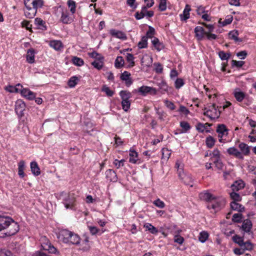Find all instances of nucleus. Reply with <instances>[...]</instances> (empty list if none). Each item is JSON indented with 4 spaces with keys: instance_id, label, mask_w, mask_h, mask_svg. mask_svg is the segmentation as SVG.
Returning a JSON list of instances; mask_svg holds the SVG:
<instances>
[{
    "instance_id": "f257e3e1",
    "label": "nucleus",
    "mask_w": 256,
    "mask_h": 256,
    "mask_svg": "<svg viewBox=\"0 0 256 256\" xmlns=\"http://www.w3.org/2000/svg\"><path fill=\"white\" fill-rule=\"evenodd\" d=\"M19 225L12 218L0 215V232L7 230L5 234L11 236L19 230Z\"/></svg>"
},
{
    "instance_id": "f03ea898",
    "label": "nucleus",
    "mask_w": 256,
    "mask_h": 256,
    "mask_svg": "<svg viewBox=\"0 0 256 256\" xmlns=\"http://www.w3.org/2000/svg\"><path fill=\"white\" fill-rule=\"evenodd\" d=\"M58 238L60 241L65 244L78 245L80 244V236L67 229H62L58 232Z\"/></svg>"
},
{
    "instance_id": "7ed1b4c3",
    "label": "nucleus",
    "mask_w": 256,
    "mask_h": 256,
    "mask_svg": "<svg viewBox=\"0 0 256 256\" xmlns=\"http://www.w3.org/2000/svg\"><path fill=\"white\" fill-rule=\"evenodd\" d=\"M56 196L59 200H62L66 209L72 210L76 205V196L73 192L66 193L62 192L56 194Z\"/></svg>"
},
{
    "instance_id": "20e7f679",
    "label": "nucleus",
    "mask_w": 256,
    "mask_h": 256,
    "mask_svg": "<svg viewBox=\"0 0 256 256\" xmlns=\"http://www.w3.org/2000/svg\"><path fill=\"white\" fill-rule=\"evenodd\" d=\"M22 88V85H21L20 84H18L14 88H13L14 90H10V92H20L22 96L30 100H32L35 98L36 95L34 92L28 88Z\"/></svg>"
},
{
    "instance_id": "39448f33",
    "label": "nucleus",
    "mask_w": 256,
    "mask_h": 256,
    "mask_svg": "<svg viewBox=\"0 0 256 256\" xmlns=\"http://www.w3.org/2000/svg\"><path fill=\"white\" fill-rule=\"evenodd\" d=\"M204 110L205 111L204 112V115L209 118L210 120L218 118L220 114V112L217 110L215 104H212L210 106L208 109L205 108Z\"/></svg>"
},
{
    "instance_id": "423d86ee",
    "label": "nucleus",
    "mask_w": 256,
    "mask_h": 256,
    "mask_svg": "<svg viewBox=\"0 0 256 256\" xmlns=\"http://www.w3.org/2000/svg\"><path fill=\"white\" fill-rule=\"evenodd\" d=\"M224 204V200L222 198H216L214 196L212 200L208 203L207 208L209 210L213 209L214 210H220Z\"/></svg>"
},
{
    "instance_id": "0eeeda50",
    "label": "nucleus",
    "mask_w": 256,
    "mask_h": 256,
    "mask_svg": "<svg viewBox=\"0 0 256 256\" xmlns=\"http://www.w3.org/2000/svg\"><path fill=\"white\" fill-rule=\"evenodd\" d=\"M216 132L218 134V138L219 142H224L226 138H224L226 137L228 134V130L226 128L224 124H219L218 125Z\"/></svg>"
},
{
    "instance_id": "6e6552de",
    "label": "nucleus",
    "mask_w": 256,
    "mask_h": 256,
    "mask_svg": "<svg viewBox=\"0 0 256 256\" xmlns=\"http://www.w3.org/2000/svg\"><path fill=\"white\" fill-rule=\"evenodd\" d=\"M148 8L143 6L140 12H136L134 14V16L137 20H140L144 16L146 18H152L154 15V12L152 10H148Z\"/></svg>"
},
{
    "instance_id": "1a4fd4ad",
    "label": "nucleus",
    "mask_w": 256,
    "mask_h": 256,
    "mask_svg": "<svg viewBox=\"0 0 256 256\" xmlns=\"http://www.w3.org/2000/svg\"><path fill=\"white\" fill-rule=\"evenodd\" d=\"M26 104L22 100H18L15 104V112L19 117H22L24 116V111L25 110Z\"/></svg>"
},
{
    "instance_id": "9d476101",
    "label": "nucleus",
    "mask_w": 256,
    "mask_h": 256,
    "mask_svg": "<svg viewBox=\"0 0 256 256\" xmlns=\"http://www.w3.org/2000/svg\"><path fill=\"white\" fill-rule=\"evenodd\" d=\"M194 32L197 39L199 40H202L206 36V31L202 26H197L194 28Z\"/></svg>"
},
{
    "instance_id": "9b49d317",
    "label": "nucleus",
    "mask_w": 256,
    "mask_h": 256,
    "mask_svg": "<svg viewBox=\"0 0 256 256\" xmlns=\"http://www.w3.org/2000/svg\"><path fill=\"white\" fill-rule=\"evenodd\" d=\"M178 176L185 184L192 186V179L190 175L186 174L184 172L181 173L180 171Z\"/></svg>"
},
{
    "instance_id": "f8f14e48",
    "label": "nucleus",
    "mask_w": 256,
    "mask_h": 256,
    "mask_svg": "<svg viewBox=\"0 0 256 256\" xmlns=\"http://www.w3.org/2000/svg\"><path fill=\"white\" fill-rule=\"evenodd\" d=\"M227 152L229 155L234 156L240 160L244 159V156L238 150L234 147H231L227 150Z\"/></svg>"
},
{
    "instance_id": "ddd939ff",
    "label": "nucleus",
    "mask_w": 256,
    "mask_h": 256,
    "mask_svg": "<svg viewBox=\"0 0 256 256\" xmlns=\"http://www.w3.org/2000/svg\"><path fill=\"white\" fill-rule=\"evenodd\" d=\"M130 159L129 162L132 164H140L141 162L140 160L138 158V154L134 150L130 149Z\"/></svg>"
},
{
    "instance_id": "4468645a",
    "label": "nucleus",
    "mask_w": 256,
    "mask_h": 256,
    "mask_svg": "<svg viewBox=\"0 0 256 256\" xmlns=\"http://www.w3.org/2000/svg\"><path fill=\"white\" fill-rule=\"evenodd\" d=\"M130 74L127 72L124 71L123 73L120 76V79L125 82L126 85L127 86H130L132 83V81L130 78Z\"/></svg>"
},
{
    "instance_id": "2eb2a0df",
    "label": "nucleus",
    "mask_w": 256,
    "mask_h": 256,
    "mask_svg": "<svg viewBox=\"0 0 256 256\" xmlns=\"http://www.w3.org/2000/svg\"><path fill=\"white\" fill-rule=\"evenodd\" d=\"M106 176L108 180L110 182H116L118 180V177L116 172L111 169L106 170Z\"/></svg>"
},
{
    "instance_id": "dca6fc26",
    "label": "nucleus",
    "mask_w": 256,
    "mask_h": 256,
    "mask_svg": "<svg viewBox=\"0 0 256 256\" xmlns=\"http://www.w3.org/2000/svg\"><path fill=\"white\" fill-rule=\"evenodd\" d=\"M252 228V222L249 219L244 220L241 226L242 230L246 232H250Z\"/></svg>"
},
{
    "instance_id": "f3484780",
    "label": "nucleus",
    "mask_w": 256,
    "mask_h": 256,
    "mask_svg": "<svg viewBox=\"0 0 256 256\" xmlns=\"http://www.w3.org/2000/svg\"><path fill=\"white\" fill-rule=\"evenodd\" d=\"M110 33L112 36L118 38L122 40H126V38L125 34L120 30L112 29L110 30Z\"/></svg>"
},
{
    "instance_id": "a211bd4d",
    "label": "nucleus",
    "mask_w": 256,
    "mask_h": 256,
    "mask_svg": "<svg viewBox=\"0 0 256 256\" xmlns=\"http://www.w3.org/2000/svg\"><path fill=\"white\" fill-rule=\"evenodd\" d=\"M49 45L56 50H60L63 47V45L60 40H52L49 42Z\"/></svg>"
},
{
    "instance_id": "6ab92c4d",
    "label": "nucleus",
    "mask_w": 256,
    "mask_h": 256,
    "mask_svg": "<svg viewBox=\"0 0 256 256\" xmlns=\"http://www.w3.org/2000/svg\"><path fill=\"white\" fill-rule=\"evenodd\" d=\"M190 6L188 4H186L183 11V13L180 15L181 20L186 21L190 18Z\"/></svg>"
},
{
    "instance_id": "aec40b11",
    "label": "nucleus",
    "mask_w": 256,
    "mask_h": 256,
    "mask_svg": "<svg viewBox=\"0 0 256 256\" xmlns=\"http://www.w3.org/2000/svg\"><path fill=\"white\" fill-rule=\"evenodd\" d=\"M238 148L241 151L242 154L244 156H248L250 153V147L244 142H241L238 145Z\"/></svg>"
},
{
    "instance_id": "412c9836",
    "label": "nucleus",
    "mask_w": 256,
    "mask_h": 256,
    "mask_svg": "<svg viewBox=\"0 0 256 256\" xmlns=\"http://www.w3.org/2000/svg\"><path fill=\"white\" fill-rule=\"evenodd\" d=\"M30 169H31L32 172L34 175L36 176H38L40 174V168L38 166V164L36 162H35V161L32 162H30Z\"/></svg>"
},
{
    "instance_id": "4be33fe9",
    "label": "nucleus",
    "mask_w": 256,
    "mask_h": 256,
    "mask_svg": "<svg viewBox=\"0 0 256 256\" xmlns=\"http://www.w3.org/2000/svg\"><path fill=\"white\" fill-rule=\"evenodd\" d=\"M214 196L209 192H201L199 194V197L202 200H205L208 203L210 202L214 198Z\"/></svg>"
},
{
    "instance_id": "5701e85b",
    "label": "nucleus",
    "mask_w": 256,
    "mask_h": 256,
    "mask_svg": "<svg viewBox=\"0 0 256 256\" xmlns=\"http://www.w3.org/2000/svg\"><path fill=\"white\" fill-rule=\"evenodd\" d=\"M25 169V162L24 160H20L18 164V174L20 178L25 176L24 170Z\"/></svg>"
},
{
    "instance_id": "b1692460",
    "label": "nucleus",
    "mask_w": 256,
    "mask_h": 256,
    "mask_svg": "<svg viewBox=\"0 0 256 256\" xmlns=\"http://www.w3.org/2000/svg\"><path fill=\"white\" fill-rule=\"evenodd\" d=\"M36 10L33 7L26 8V10H24V15L27 18H32L36 16Z\"/></svg>"
},
{
    "instance_id": "393cba45",
    "label": "nucleus",
    "mask_w": 256,
    "mask_h": 256,
    "mask_svg": "<svg viewBox=\"0 0 256 256\" xmlns=\"http://www.w3.org/2000/svg\"><path fill=\"white\" fill-rule=\"evenodd\" d=\"M230 208L234 210L242 212L244 210V208L242 204H238V202L232 201L230 203Z\"/></svg>"
},
{
    "instance_id": "a878e982",
    "label": "nucleus",
    "mask_w": 256,
    "mask_h": 256,
    "mask_svg": "<svg viewBox=\"0 0 256 256\" xmlns=\"http://www.w3.org/2000/svg\"><path fill=\"white\" fill-rule=\"evenodd\" d=\"M152 42L155 48L158 51H160L164 48V45L160 42L157 38L154 37Z\"/></svg>"
},
{
    "instance_id": "bb28decb",
    "label": "nucleus",
    "mask_w": 256,
    "mask_h": 256,
    "mask_svg": "<svg viewBox=\"0 0 256 256\" xmlns=\"http://www.w3.org/2000/svg\"><path fill=\"white\" fill-rule=\"evenodd\" d=\"M26 60L30 64L34 62V50L32 48L29 49L26 54Z\"/></svg>"
},
{
    "instance_id": "cd10ccee",
    "label": "nucleus",
    "mask_w": 256,
    "mask_h": 256,
    "mask_svg": "<svg viewBox=\"0 0 256 256\" xmlns=\"http://www.w3.org/2000/svg\"><path fill=\"white\" fill-rule=\"evenodd\" d=\"M120 96L122 101H130L129 99L132 98V94L128 90H121L120 92Z\"/></svg>"
},
{
    "instance_id": "c85d7f7f",
    "label": "nucleus",
    "mask_w": 256,
    "mask_h": 256,
    "mask_svg": "<svg viewBox=\"0 0 256 256\" xmlns=\"http://www.w3.org/2000/svg\"><path fill=\"white\" fill-rule=\"evenodd\" d=\"M35 24L37 26L38 29L42 30H46V26L45 25V22L40 18H36L34 20Z\"/></svg>"
},
{
    "instance_id": "c756f323",
    "label": "nucleus",
    "mask_w": 256,
    "mask_h": 256,
    "mask_svg": "<svg viewBox=\"0 0 256 256\" xmlns=\"http://www.w3.org/2000/svg\"><path fill=\"white\" fill-rule=\"evenodd\" d=\"M234 94L236 100L239 102H242L246 96L244 92L236 90L234 92Z\"/></svg>"
},
{
    "instance_id": "7c9ffc66",
    "label": "nucleus",
    "mask_w": 256,
    "mask_h": 256,
    "mask_svg": "<svg viewBox=\"0 0 256 256\" xmlns=\"http://www.w3.org/2000/svg\"><path fill=\"white\" fill-rule=\"evenodd\" d=\"M229 37L230 39L234 40L235 42H242V39L238 38V30L230 31L229 34Z\"/></svg>"
},
{
    "instance_id": "2f4dec72",
    "label": "nucleus",
    "mask_w": 256,
    "mask_h": 256,
    "mask_svg": "<svg viewBox=\"0 0 256 256\" xmlns=\"http://www.w3.org/2000/svg\"><path fill=\"white\" fill-rule=\"evenodd\" d=\"M212 161L215 164L216 166L219 170L223 168L224 164L220 160V158H211Z\"/></svg>"
},
{
    "instance_id": "473e14b6",
    "label": "nucleus",
    "mask_w": 256,
    "mask_h": 256,
    "mask_svg": "<svg viewBox=\"0 0 256 256\" xmlns=\"http://www.w3.org/2000/svg\"><path fill=\"white\" fill-rule=\"evenodd\" d=\"M140 62L142 64L148 66L152 63V58L146 55L141 58Z\"/></svg>"
},
{
    "instance_id": "72a5a7b5",
    "label": "nucleus",
    "mask_w": 256,
    "mask_h": 256,
    "mask_svg": "<svg viewBox=\"0 0 256 256\" xmlns=\"http://www.w3.org/2000/svg\"><path fill=\"white\" fill-rule=\"evenodd\" d=\"M144 227L152 234H156L158 233L157 228L150 223H146Z\"/></svg>"
},
{
    "instance_id": "f704fd0d",
    "label": "nucleus",
    "mask_w": 256,
    "mask_h": 256,
    "mask_svg": "<svg viewBox=\"0 0 256 256\" xmlns=\"http://www.w3.org/2000/svg\"><path fill=\"white\" fill-rule=\"evenodd\" d=\"M124 64V58L121 56H118L114 62V66L117 68H122Z\"/></svg>"
},
{
    "instance_id": "c9c22d12",
    "label": "nucleus",
    "mask_w": 256,
    "mask_h": 256,
    "mask_svg": "<svg viewBox=\"0 0 256 256\" xmlns=\"http://www.w3.org/2000/svg\"><path fill=\"white\" fill-rule=\"evenodd\" d=\"M139 48L142 49L148 47V38L146 36H142L140 42L138 44Z\"/></svg>"
},
{
    "instance_id": "e433bc0d",
    "label": "nucleus",
    "mask_w": 256,
    "mask_h": 256,
    "mask_svg": "<svg viewBox=\"0 0 256 256\" xmlns=\"http://www.w3.org/2000/svg\"><path fill=\"white\" fill-rule=\"evenodd\" d=\"M162 158L167 160L170 157L171 154L170 150L167 148H163L162 150Z\"/></svg>"
},
{
    "instance_id": "4c0bfd02",
    "label": "nucleus",
    "mask_w": 256,
    "mask_h": 256,
    "mask_svg": "<svg viewBox=\"0 0 256 256\" xmlns=\"http://www.w3.org/2000/svg\"><path fill=\"white\" fill-rule=\"evenodd\" d=\"M61 20L64 24L70 23L72 20L68 16L67 12H62V13Z\"/></svg>"
},
{
    "instance_id": "58836bf2",
    "label": "nucleus",
    "mask_w": 256,
    "mask_h": 256,
    "mask_svg": "<svg viewBox=\"0 0 256 256\" xmlns=\"http://www.w3.org/2000/svg\"><path fill=\"white\" fill-rule=\"evenodd\" d=\"M152 90H154V89L147 86H142L138 88V92L142 94L145 95L148 92H150Z\"/></svg>"
},
{
    "instance_id": "ea45409f",
    "label": "nucleus",
    "mask_w": 256,
    "mask_h": 256,
    "mask_svg": "<svg viewBox=\"0 0 256 256\" xmlns=\"http://www.w3.org/2000/svg\"><path fill=\"white\" fill-rule=\"evenodd\" d=\"M215 142V139L210 136L206 138V143L207 147L208 148H212L214 145Z\"/></svg>"
},
{
    "instance_id": "a19ab883",
    "label": "nucleus",
    "mask_w": 256,
    "mask_h": 256,
    "mask_svg": "<svg viewBox=\"0 0 256 256\" xmlns=\"http://www.w3.org/2000/svg\"><path fill=\"white\" fill-rule=\"evenodd\" d=\"M134 60V56L131 54L128 53L126 54V60L129 63L128 65V68H132L134 66L135 62Z\"/></svg>"
},
{
    "instance_id": "79ce46f5",
    "label": "nucleus",
    "mask_w": 256,
    "mask_h": 256,
    "mask_svg": "<svg viewBox=\"0 0 256 256\" xmlns=\"http://www.w3.org/2000/svg\"><path fill=\"white\" fill-rule=\"evenodd\" d=\"M180 126L182 128V132H186L188 130H189L191 126L190 124L185 121H182L180 122Z\"/></svg>"
},
{
    "instance_id": "37998d69",
    "label": "nucleus",
    "mask_w": 256,
    "mask_h": 256,
    "mask_svg": "<svg viewBox=\"0 0 256 256\" xmlns=\"http://www.w3.org/2000/svg\"><path fill=\"white\" fill-rule=\"evenodd\" d=\"M78 80H79L78 78L76 76L70 78L68 80V86L70 88L74 87L76 85L78 84Z\"/></svg>"
},
{
    "instance_id": "c03bdc74",
    "label": "nucleus",
    "mask_w": 256,
    "mask_h": 256,
    "mask_svg": "<svg viewBox=\"0 0 256 256\" xmlns=\"http://www.w3.org/2000/svg\"><path fill=\"white\" fill-rule=\"evenodd\" d=\"M72 63L77 66H82L84 64V62L82 59L77 56H74L72 58Z\"/></svg>"
},
{
    "instance_id": "a18cd8bd",
    "label": "nucleus",
    "mask_w": 256,
    "mask_h": 256,
    "mask_svg": "<svg viewBox=\"0 0 256 256\" xmlns=\"http://www.w3.org/2000/svg\"><path fill=\"white\" fill-rule=\"evenodd\" d=\"M104 60H98L92 62V64L98 70L102 68L104 64Z\"/></svg>"
},
{
    "instance_id": "49530a36",
    "label": "nucleus",
    "mask_w": 256,
    "mask_h": 256,
    "mask_svg": "<svg viewBox=\"0 0 256 256\" xmlns=\"http://www.w3.org/2000/svg\"><path fill=\"white\" fill-rule=\"evenodd\" d=\"M46 238V236L42 237L40 239V242L41 244V250H48V240H46V242H44V240Z\"/></svg>"
},
{
    "instance_id": "de8ad7c7",
    "label": "nucleus",
    "mask_w": 256,
    "mask_h": 256,
    "mask_svg": "<svg viewBox=\"0 0 256 256\" xmlns=\"http://www.w3.org/2000/svg\"><path fill=\"white\" fill-rule=\"evenodd\" d=\"M208 234L206 232L203 231L200 234L198 239L202 242H205L208 238Z\"/></svg>"
},
{
    "instance_id": "09e8293b",
    "label": "nucleus",
    "mask_w": 256,
    "mask_h": 256,
    "mask_svg": "<svg viewBox=\"0 0 256 256\" xmlns=\"http://www.w3.org/2000/svg\"><path fill=\"white\" fill-rule=\"evenodd\" d=\"M218 56L222 60H228L230 58V53L225 52L224 51H220L218 52Z\"/></svg>"
},
{
    "instance_id": "8fccbe9b",
    "label": "nucleus",
    "mask_w": 256,
    "mask_h": 256,
    "mask_svg": "<svg viewBox=\"0 0 256 256\" xmlns=\"http://www.w3.org/2000/svg\"><path fill=\"white\" fill-rule=\"evenodd\" d=\"M240 248H242L244 251L245 250H250L252 249L253 246L250 242L247 241L246 242H244L243 244H242V246H241Z\"/></svg>"
},
{
    "instance_id": "3c124183",
    "label": "nucleus",
    "mask_w": 256,
    "mask_h": 256,
    "mask_svg": "<svg viewBox=\"0 0 256 256\" xmlns=\"http://www.w3.org/2000/svg\"><path fill=\"white\" fill-rule=\"evenodd\" d=\"M88 55L90 57L95 58V60H104V58L100 54L96 52H89Z\"/></svg>"
},
{
    "instance_id": "603ef678",
    "label": "nucleus",
    "mask_w": 256,
    "mask_h": 256,
    "mask_svg": "<svg viewBox=\"0 0 256 256\" xmlns=\"http://www.w3.org/2000/svg\"><path fill=\"white\" fill-rule=\"evenodd\" d=\"M242 218V215L240 213L234 214L232 216V220L235 222H240Z\"/></svg>"
},
{
    "instance_id": "864d4df0",
    "label": "nucleus",
    "mask_w": 256,
    "mask_h": 256,
    "mask_svg": "<svg viewBox=\"0 0 256 256\" xmlns=\"http://www.w3.org/2000/svg\"><path fill=\"white\" fill-rule=\"evenodd\" d=\"M232 240L238 244L240 246H242L244 242V240L242 237L238 235H235L232 237Z\"/></svg>"
},
{
    "instance_id": "5fc2aeb1",
    "label": "nucleus",
    "mask_w": 256,
    "mask_h": 256,
    "mask_svg": "<svg viewBox=\"0 0 256 256\" xmlns=\"http://www.w3.org/2000/svg\"><path fill=\"white\" fill-rule=\"evenodd\" d=\"M88 242V238L87 236H86L85 238L82 240V244L84 245L82 248V250H83L86 251L90 249V246H89Z\"/></svg>"
},
{
    "instance_id": "6e6d98bb",
    "label": "nucleus",
    "mask_w": 256,
    "mask_h": 256,
    "mask_svg": "<svg viewBox=\"0 0 256 256\" xmlns=\"http://www.w3.org/2000/svg\"><path fill=\"white\" fill-rule=\"evenodd\" d=\"M68 4L70 8V11L72 14H74L76 12V2L72 0H68Z\"/></svg>"
},
{
    "instance_id": "4d7b16f0",
    "label": "nucleus",
    "mask_w": 256,
    "mask_h": 256,
    "mask_svg": "<svg viewBox=\"0 0 256 256\" xmlns=\"http://www.w3.org/2000/svg\"><path fill=\"white\" fill-rule=\"evenodd\" d=\"M102 91L104 92L108 96H112L114 94V92L110 90V88L106 86H102Z\"/></svg>"
},
{
    "instance_id": "13d9d810",
    "label": "nucleus",
    "mask_w": 256,
    "mask_h": 256,
    "mask_svg": "<svg viewBox=\"0 0 256 256\" xmlns=\"http://www.w3.org/2000/svg\"><path fill=\"white\" fill-rule=\"evenodd\" d=\"M154 66H156L154 70L157 74H161L163 72L162 65L160 62L154 63Z\"/></svg>"
},
{
    "instance_id": "bf43d9fd",
    "label": "nucleus",
    "mask_w": 256,
    "mask_h": 256,
    "mask_svg": "<svg viewBox=\"0 0 256 256\" xmlns=\"http://www.w3.org/2000/svg\"><path fill=\"white\" fill-rule=\"evenodd\" d=\"M155 34V30L154 28H152L151 26H148V30L146 32V36L147 37V38H152L154 36Z\"/></svg>"
},
{
    "instance_id": "052dcab7",
    "label": "nucleus",
    "mask_w": 256,
    "mask_h": 256,
    "mask_svg": "<svg viewBox=\"0 0 256 256\" xmlns=\"http://www.w3.org/2000/svg\"><path fill=\"white\" fill-rule=\"evenodd\" d=\"M230 198L232 200H233V201L235 202H239L240 201L242 200V198L240 194L238 193H236L235 192H232L230 194Z\"/></svg>"
},
{
    "instance_id": "680f3d73",
    "label": "nucleus",
    "mask_w": 256,
    "mask_h": 256,
    "mask_svg": "<svg viewBox=\"0 0 256 256\" xmlns=\"http://www.w3.org/2000/svg\"><path fill=\"white\" fill-rule=\"evenodd\" d=\"M184 84V80L182 78H177L174 82V86L176 89H179Z\"/></svg>"
},
{
    "instance_id": "e2e57ef3",
    "label": "nucleus",
    "mask_w": 256,
    "mask_h": 256,
    "mask_svg": "<svg viewBox=\"0 0 256 256\" xmlns=\"http://www.w3.org/2000/svg\"><path fill=\"white\" fill-rule=\"evenodd\" d=\"M206 124H207L199 122L196 126V128L199 132H203L206 129Z\"/></svg>"
},
{
    "instance_id": "0e129e2a",
    "label": "nucleus",
    "mask_w": 256,
    "mask_h": 256,
    "mask_svg": "<svg viewBox=\"0 0 256 256\" xmlns=\"http://www.w3.org/2000/svg\"><path fill=\"white\" fill-rule=\"evenodd\" d=\"M153 204L157 207L162 208L165 206V204L164 202L161 200L160 198H158L154 200Z\"/></svg>"
},
{
    "instance_id": "69168bd1",
    "label": "nucleus",
    "mask_w": 256,
    "mask_h": 256,
    "mask_svg": "<svg viewBox=\"0 0 256 256\" xmlns=\"http://www.w3.org/2000/svg\"><path fill=\"white\" fill-rule=\"evenodd\" d=\"M196 11L197 14L200 16L204 14L205 12H208V10H206V7L202 6H198L196 8Z\"/></svg>"
},
{
    "instance_id": "338daca9",
    "label": "nucleus",
    "mask_w": 256,
    "mask_h": 256,
    "mask_svg": "<svg viewBox=\"0 0 256 256\" xmlns=\"http://www.w3.org/2000/svg\"><path fill=\"white\" fill-rule=\"evenodd\" d=\"M122 109L125 112H127L130 106V101H122Z\"/></svg>"
},
{
    "instance_id": "774afa93",
    "label": "nucleus",
    "mask_w": 256,
    "mask_h": 256,
    "mask_svg": "<svg viewBox=\"0 0 256 256\" xmlns=\"http://www.w3.org/2000/svg\"><path fill=\"white\" fill-rule=\"evenodd\" d=\"M0 256H13L10 251L6 249L0 250Z\"/></svg>"
}]
</instances>
